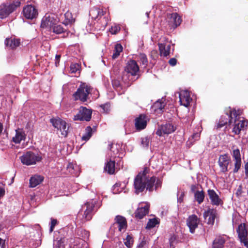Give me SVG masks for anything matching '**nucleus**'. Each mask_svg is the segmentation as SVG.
I'll use <instances>...</instances> for the list:
<instances>
[{"label": "nucleus", "instance_id": "nucleus-1", "mask_svg": "<svg viewBox=\"0 0 248 248\" xmlns=\"http://www.w3.org/2000/svg\"><path fill=\"white\" fill-rule=\"evenodd\" d=\"M149 172L150 169L145 167L135 178L134 186L137 194L143 192L145 188L152 192L154 186L155 190L161 187L162 181L154 176H150Z\"/></svg>", "mask_w": 248, "mask_h": 248}, {"label": "nucleus", "instance_id": "nucleus-2", "mask_svg": "<svg viewBox=\"0 0 248 248\" xmlns=\"http://www.w3.org/2000/svg\"><path fill=\"white\" fill-rule=\"evenodd\" d=\"M96 201L92 200L91 201L86 202L81 206V208L77 215V218L80 219L82 222L91 219Z\"/></svg>", "mask_w": 248, "mask_h": 248}, {"label": "nucleus", "instance_id": "nucleus-3", "mask_svg": "<svg viewBox=\"0 0 248 248\" xmlns=\"http://www.w3.org/2000/svg\"><path fill=\"white\" fill-rule=\"evenodd\" d=\"M21 0H13L10 3H3L0 5V16H9L19 7Z\"/></svg>", "mask_w": 248, "mask_h": 248}, {"label": "nucleus", "instance_id": "nucleus-4", "mask_svg": "<svg viewBox=\"0 0 248 248\" xmlns=\"http://www.w3.org/2000/svg\"><path fill=\"white\" fill-rule=\"evenodd\" d=\"M42 159V157L40 155L36 154L31 151H27L20 157L21 163L27 166L36 164Z\"/></svg>", "mask_w": 248, "mask_h": 248}, {"label": "nucleus", "instance_id": "nucleus-5", "mask_svg": "<svg viewBox=\"0 0 248 248\" xmlns=\"http://www.w3.org/2000/svg\"><path fill=\"white\" fill-rule=\"evenodd\" d=\"M91 89V87L86 83L81 84L77 91L73 94L75 100H79L83 102L86 101Z\"/></svg>", "mask_w": 248, "mask_h": 248}, {"label": "nucleus", "instance_id": "nucleus-6", "mask_svg": "<svg viewBox=\"0 0 248 248\" xmlns=\"http://www.w3.org/2000/svg\"><path fill=\"white\" fill-rule=\"evenodd\" d=\"M238 237L241 243L248 248V232L245 223H241L236 229Z\"/></svg>", "mask_w": 248, "mask_h": 248}, {"label": "nucleus", "instance_id": "nucleus-7", "mask_svg": "<svg viewBox=\"0 0 248 248\" xmlns=\"http://www.w3.org/2000/svg\"><path fill=\"white\" fill-rule=\"evenodd\" d=\"M92 111L84 107H80L78 114L74 117V121H89L92 117Z\"/></svg>", "mask_w": 248, "mask_h": 248}, {"label": "nucleus", "instance_id": "nucleus-8", "mask_svg": "<svg viewBox=\"0 0 248 248\" xmlns=\"http://www.w3.org/2000/svg\"><path fill=\"white\" fill-rule=\"evenodd\" d=\"M50 122L55 128L60 131L62 136L64 137L67 136L68 127H67V124L64 121L60 118L51 119Z\"/></svg>", "mask_w": 248, "mask_h": 248}, {"label": "nucleus", "instance_id": "nucleus-9", "mask_svg": "<svg viewBox=\"0 0 248 248\" xmlns=\"http://www.w3.org/2000/svg\"><path fill=\"white\" fill-rule=\"evenodd\" d=\"M127 226L126 218L122 216L118 215L115 218V222L111 227V229L113 228L114 231L117 230L120 232H124Z\"/></svg>", "mask_w": 248, "mask_h": 248}, {"label": "nucleus", "instance_id": "nucleus-10", "mask_svg": "<svg viewBox=\"0 0 248 248\" xmlns=\"http://www.w3.org/2000/svg\"><path fill=\"white\" fill-rule=\"evenodd\" d=\"M232 123V132L235 135L240 134L241 131L246 130L248 126V120H239L235 119Z\"/></svg>", "mask_w": 248, "mask_h": 248}, {"label": "nucleus", "instance_id": "nucleus-11", "mask_svg": "<svg viewBox=\"0 0 248 248\" xmlns=\"http://www.w3.org/2000/svg\"><path fill=\"white\" fill-rule=\"evenodd\" d=\"M176 129V127L170 123H166L165 124L159 125L156 131V134L160 137L165 134L169 135L173 132Z\"/></svg>", "mask_w": 248, "mask_h": 248}, {"label": "nucleus", "instance_id": "nucleus-12", "mask_svg": "<svg viewBox=\"0 0 248 248\" xmlns=\"http://www.w3.org/2000/svg\"><path fill=\"white\" fill-rule=\"evenodd\" d=\"M139 67L134 60L129 62L124 68V71L127 73L128 77L139 75Z\"/></svg>", "mask_w": 248, "mask_h": 248}, {"label": "nucleus", "instance_id": "nucleus-13", "mask_svg": "<svg viewBox=\"0 0 248 248\" xmlns=\"http://www.w3.org/2000/svg\"><path fill=\"white\" fill-rule=\"evenodd\" d=\"M231 162L230 156L227 154L221 155L219 156L218 164L220 171L225 173L228 171V166Z\"/></svg>", "mask_w": 248, "mask_h": 248}, {"label": "nucleus", "instance_id": "nucleus-14", "mask_svg": "<svg viewBox=\"0 0 248 248\" xmlns=\"http://www.w3.org/2000/svg\"><path fill=\"white\" fill-rule=\"evenodd\" d=\"M232 155L234 161V168L233 170V172L237 173L241 168L242 161L241 158L240 152L239 149H234L232 150Z\"/></svg>", "mask_w": 248, "mask_h": 248}, {"label": "nucleus", "instance_id": "nucleus-15", "mask_svg": "<svg viewBox=\"0 0 248 248\" xmlns=\"http://www.w3.org/2000/svg\"><path fill=\"white\" fill-rule=\"evenodd\" d=\"M148 118L145 114H140L135 119V127L137 131L144 129L147 124Z\"/></svg>", "mask_w": 248, "mask_h": 248}, {"label": "nucleus", "instance_id": "nucleus-16", "mask_svg": "<svg viewBox=\"0 0 248 248\" xmlns=\"http://www.w3.org/2000/svg\"><path fill=\"white\" fill-rule=\"evenodd\" d=\"M59 19L54 16H44L41 24L42 28H48L51 31V29L57 24Z\"/></svg>", "mask_w": 248, "mask_h": 248}, {"label": "nucleus", "instance_id": "nucleus-17", "mask_svg": "<svg viewBox=\"0 0 248 248\" xmlns=\"http://www.w3.org/2000/svg\"><path fill=\"white\" fill-rule=\"evenodd\" d=\"M149 205L147 203H140L135 212L137 218L141 219L149 212Z\"/></svg>", "mask_w": 248, "mask_h": 248}, {"label": "nucleus", "instance_id": "nucleus-18", "mask_svg": "<svg viewBox=\"0 0 248 248\" xmlns=\"http://www.w3.org/2000/svg\"><path fill=\"white\" fill-rule=\"evenodd\" d=\"M217 215V211L216 209L210 208H208L203 214V217L205 219H207V223L209 225L214 224Z\"/></svg>", "mask_w": 248, "mask_h": 248}, {"label": "nucleus", "instance_id": "nucleus-19", "mask_svg": "<svg viewBox=\"0 0 248 248\" xmlns=\"http://www.w3.org/2000/svg\"><path fill=\"white\" fill-rule=\"evenodd\" d=\"M207 195L210 200L211 203L213 205L218 206L222 203V201L214 190L208 189L207 190Z\"/></svg>", "mask_w": 248, "mask_h": 248}, {"label": "nucleus", "instance_id": "nucleus-20", "mask_svg": "<svg viewBox=\"0 0 248 248\" xmlns=\"http://www.w3.org/2000/svg\"><path fill=\"white\" fill-rule=\"evenodd\" d=\"M199 222L198 217L195 215H192L188 217L186 220V224L191 233H193L195 230L198 227Z\"/></svg>", "mask_w": 248, "mask_h": 248}, {"label": "nucleus", "instance_id": "nucleus-21", "mask_svg": "<svg viewBox=\"0 0 248 248\" xmlns=\"http://www.w3.org/2000/svg\"><path fill=\"white\" fill-rule=\"evenodd\" d=\"M192 100L189 93L186 91H182L179 93V102L181 105L187 107Z\"/></svg>", "mask_w": 248, "mask_h": 248}, {"label": "nucleus", "instance_id": "nucleus-22", "mask_svg": "<svg viewBox=\"0 0 248 248\" xmlns=\"http://www.w3.org/2000/svg\"><path fill=\"white\" fill-rule=\"evenodd\" d=\"M26 134L22 128H18L16 130V135L13 137L12 141L16 144L20 143L22 140H25Z\"/></svg>", "mask_w": 248, "mask_h": 248}, {"label": "nucleus", "instance_id": "nucleus-23", "mask_svg": "<svg viewBox=\"0 0 248 248\" xmlns=\"http://www.w3.org/2000/svg\"><path fill=\"white\" fill-rule=\"evenodd\" d=\"M5 46L11 49H14L20 45V40L15 38H6L5 40Z\"/></svg>", "mask_w": 248, "mask_h": 248}, {"label": "nucleus", "instance_id": "nucleus-24", "mask_svg": "<svg viewBox=\"0 0 248 248\" xmlns=\"http://www.w3.org/2000/svg\"><path fill=\"white\" fill-rule=\"evenodd\" d=\"M23 16H37L38 11L35 7L32 5H27L23 9Z\"/></svg>", "mask_w": 248, "mask_h": 248}, {"label": "nucleus", "instance_id": "nucleus-25", "mask_svg": "<svg viewBox=\"0 0 248 248\" xmlns=\"http://www.w3.org/2000/svg\"><path fill=\"white\" fill-rule=\"evenodd\" d=\"M230 117L231 115H229L228 113H226L224 115H222L219 119L217 128H220L227 124H229V125L232 124V120L230 119Z\"/></svg>", "mask_w": 248, "mask_h": 248}, {"label": "nucleus", "instance_id": "nucleus-26", "mask_svg": "<svg viewBox=\"0 0 248 248\" xmlns=\"http://www.w3.org/2000/svg\"><path fill=\"white\" fill-rule=\"evenodd\" d=\"M44 180V177L41 175H34L30 179V186L35 187L39 185Z\"/></svg>", "mask_w": 248, "mask_h": 248}, {"label": "nucleus", "instance_id": "nucleus-27", "mask_svg": "<svg viewBox=\"0 0 248 248\" xmlns=\"http://www.w3.org/2000/svg\"><path fill=\"white\" fill-rule=\"evenodd\" d=\"M225 238L222 236L217 237L213 242L212 248H224Z\"/></svg>", "mask_w": 248, "mask_h": 248}, {"label": "nucleus", "instance_id": "nucleus-28", "mask_svg": "<svg viewBox=\"0 0 248 248\" xmlns=\"http://www.w3.org/2000/svg\"><path fill=\"white\" fill-rule=\"evenodd\" d=\"M169 22L171 29H175L179 26L182 21V16H170Z\"/></svg>", "mask_w": 248, "mask_h": 248}, {"label": "nucleus", "instance_id": "nucleus-29", "mask_svg": "<svg viewBox=\"0 0 248 248\" xmlns=\"http://www.w3.org/2000/svg\"><path fill=\"white\" fill-rule=\"evenodd\" d=\"M158 46L160 53L161 55L166 57L170 54V44H159Z\"/></svg>", "mask_w": 248, "mask_h": 248}, {"label": "nucleus", "instance_id": "nucleus-30", "mask_svg": "<svg viewBox=\"0 0 248 248\" xmlns=\"http://www.w3.org/2000/svg\"><path fill=\"white\" fill-rule=\"evenodd\" d=\"M115 161L109 159V160L106 163V165L104 168L105 170L110 174H113L115 171Z\"/></svg>", "mask_w": 248, "mask_h": 248}, {"label": "nucleus", "instance_id": "nucleus-31", "mask_svg": "<svg viewBox=\"0 0 248 248\" xmlns=\"http://www.w3.org/2000/svg\"><path fill=\"white\" fill-rule=\"evenodd\" d=\"M95 130V126H94L93 128L90 126H87L85 129V133L82 137V140L86 141L89 140L92 136L93 132Z\"/></svg>", "mask_w": 248, "mask_h": 248}, {"label": "nucleus", "instance_id": "nucleus-32", "mask_svg": "<svg viewBox=\"0 0 248 248\" xmlns=\"http://www.w3.org/2000/svg\"><path fill=\"white\" fill-rule=\"evenodd\" d=\"M204 197L205 194L203 190H197L194 193L195 200L199 204H201L203 202Z\"/></svg>", "mask_w": 248, "mask_h": 248}, {"label": "nucleus", "instance_id": "nucleus-33", "mask_svg": "<svg viewBox=\"0 0 248 248\" xmlns=\"http://www.w3.org/2000/svg\"><path fill=\"white\" fill-rule=\"evenodd\" d=\"M123 46L120 44H117L114 48V52L112 56L113 59H115L118 57L120 53L123 51Z\"/></svg>", "mask_w": 248, "mask_h": 248}, {"label": "nucleus", "instance_id": "nucleus-34", "mask_svg": "<svg viewBox=\"0 0 248 248\" xmlns=\"http://www.w3.org/2000/svg\"><path fill=\"white\" fill-rule=\"evenodd\" d=\"M165 106V103L162 99L156 101L153 105V108L155 111H162L164 108Z\"/></svg>", "mask_w": 248, "mask_h": 248}, {"label": "nucleus", "instance_id": "nucleus-35", "mask_svg": "<svg viewBox=\"0 0 248 248\" xmlns=\"http://www.w3.org/2000/svg\"><path fill=\"white\" fill-rule=\"evenodd\" d=\"M227 113L229 115H231L230 119L232 120V123H233V122L235 119L236 120H238L237 117H239V115H240V110H236L235 109H233L232 110L230 109Z\"/></svg>", "mask_w": 248, "mask_h": 248}, {"label": "nucleus", "instance_id": "nucleus-36", "mask_svg": "<svg viewBox=\"0 0 248 248\" xmlns=\"http://www.w3.org/2000/svg\"><path fill=\"white\" fill-rule=\"evenodd\" d=\"M159 223L158 220L155 218L149 219L145 228L146 229H151L155 227Z\"/></svg>", "mask_w": 248, "mask_h": 248}, {"label": "nucleus", "instance_id": "nucleus-37", "mask_svg": "<svg viewBox=\"0 0 248 248\" xmlns=\"http://www.w3.org/2000/svg\"><path fill=\"white\" fill-rule=\"evenodd\" d=\"M94 12H96L97 13V16H104L105 15H106L108 14V11L106 10V9H105V10H103V9H98L97 8H93L90 12V13H89V15L90 16L91 15H94ZM108 14H109V13H108Z\"/></svg>", "mask_w": 248, "mask_h": 248}, {"label": "nucleus", "instance_id": "nucleus-38", "mask_svg": "<svg viewBox=\"0 0 248 248\" xmlns=\"http://www.w3.org/2000/svg\"><path fill=\"white\" fill-rule=\"evenodd\" d=\"M108 148L113 154H111V156H115L119 153L120 149V145L118 144V148L117 145H114L113 144L109 145Z\"/></svg>", "mask_w": 248, "mask_h": 248}, {"label": "nucleus", "instance_id": "nucleus-39", "mask_svg": "<svg viewBox=\"0 0 248 248\" xmlns=\"http://www.w3.org/2000/svg\"><path fill=\"white\" fill-rule=\"evenodd\" d=\"M124 245L128 248H130L132 247L133 244V238L130 235H127L126 238L124 239Z\"/></svg>", "mask_w": 248, "mask_h": 248}, {"label": "nucleus", "instance_id": "nucleus-40", "mask_svg": "<svg viewBox=\"0 0 248 248\" xmlns=\"http://www.w3.org/2000/svg\"><path fill=\"white\" fill-rule=\"evenodd\" d=\"M67 169L69 172L72 174L78 175V172L75 171V170L78 169L77 165H74L72 163H69L67 165Z\"/></svg>", "mask_w": 248, "mask_h": 248}, {"label": "nucleus", "instance_id": "nucleus-41", "mask_svg": "<svg viewBox=\"0 0 248 248\" xmlns=\"http://www.w3.org/2000/svg\"><path fill=\"white\" fill-rule=\"evenodd\" d=\"M51 31L56 34H60L64 31V29L60 25H55L52 29Z\"/></svg>", "mask_w": 248, "mask_h": 248}, {"label": "nucleus", "instance_id": "nucleus-42", "mask_svg": "<svg viewBox=\"0 0 248 248\" xmlns=\"http://www.w3.org/2000/svg\"><path fill=\"white\" fill-rule=\"evenodd\" d=\"M64 20L62 21V23L67 26L71 25L75 21V19L73 16H64Z\"/></svg>", "mask_w": 248, "mask_h": 248}, {"label": "nucleus", "instance_id": "nucleus-43", "mask_svg": "<svg viewBox=\"0 0 248 248\" xmlns=\"http://www.w3.org/2000/svg\"><path fill=\"white\" fill-rule=\"evenodd\" d=\"M150 142V138L148 137L141 139V145L143 148H148Z\"/></svg>", "mask_w": 248, "mask_h": 248}, {"label": "nucleus", "instance_id": "nucleus-44", "mask_svg": "<svg viewBox=\"0 0 248 248\" xmlns=\"http://www.w3.org/2000/svg\"><path fill=\"white\" fill-rule=\"evenodd\" d=\"M54 247L55 248H61L64 247V240L63 239L55 240L53 243Z\"/></svg>", "mask_w": 248, "mask_h": 248}, {"label": "nucleus", "instance_id": "nucleus-45", "mask_svg": "<svg viewBox=\"0 0 248 248\" xmlns=\"http://www.w3.org/2000/svg\"><path fill=\"white\" fill-rule=\"evenodd\" d=\"M101 108L104 113H108L110 110V104L109 103H106L100 105Z\"/></svg>", "mask_w": 248, "mask_h": 248}, {"label": "nucleus", "instance_id": "nucleus-46", "mask_svg": "<svg viewBox=\"0 0 248 248\" xmlns=\"http://www.w3.org/2000/svg\"><path fill=\"white\" fill-rule=\"evenodd\" d=\"M170 13L167 14V16H179L180 13H179V9L178 8H172L170 7Z\"/></svg>", "mask_w": 248, "mask_h": 248}, {"label": "nucleus", "instance_id": "nucleus-47", "mask_svg": "<svg viewBox=\"0 0 248 248\" xmlns=\"http://www.w3.org/2000/svg\"><path fill=\"white\" fill-rule=\"evenodd\" d=\"M140 60L142 64L147 65L148 61L147 57L145 54H141L140 55Z\"/></svg>", "mask_w": 248, "mask_h": 248}, {"label": "nucleus", "instance_id": "nucleus-48", "mask_svg": "<svg viewBox=\"0 0 248 248\" xmlns=\"http://www.w3.org/2000/svg\"><path fill=\"white\" fill-rule=\"evenodd\" d=\"M57 223V221L56 219L51 218V224H50V229H49L50 232H53L54 228L55 225H56Z\"/></svg>", "mask_w": 248, "mask_h": 248}, {"label": "nucleus", "instance_id": "nucleus-49", "mask_svg": "<svg viewBox=\"0 0 248 248\" xmlns=\"http://www.w3.org/2000/svg\"><path fill=\"white\" fill-rule=\"evenodd\" d=\"M120 30V27L117 26L112 27L110 31L112 34H116Z\"/></svg>", "mask_w": 248, "mask_h": 248}, {"label": "nucleus", "instance_id": "nucleus-50", "mask_svg": "<svg viewBox=\"0 0 248 248\" xmlns=\"http://www.w3.org/2000/svg\"><path fill=\"white\" fill-rule=\"evenodd\" d=\"M147 244V242L145 238L144 237L143 239L141 241L140 244L137 246V248H143L145 246H146Z\"/></svg>", "mask_w": 248, "mask_h": 248}, {"label": "nucleus", "instance_id": "nucleus-51", "mask_svg": "<svg viewBox=\"0 0 248 248\" xmlns=\"http://www.w3.org/2000/svg\"><path fill=\"white\" fill-rule=\"evenodd\" d=\"M112 84L113 87L115 88H118L121 86L120 82L118 80H113L112 81Z\"/></svg>", "mask_w": 248, "mask_h": 248}, {"label": "nucleus", "instance_id": "nucleus-52", "mask_svg": "<svg viewBox=\"0 0 248 248\" xmlns=\"http://www.w3.org/2000/svg\"><path fill=\"white\" fill-rule=\"evenodd\" d=\"M169 63L170 65L172 66H175L177 63V60L174 58H171L169 60Z\"/></svg>", "mask_w": 248, "mask_h": 248}, {"label": "nucleus", "instance_id": "nucleus-53", "mask_svg": "<svg viewBox=\"0 0 248 248\" xmlns=\"http://www.w3.org/2000/svg\"><path fill=\"white\" fill-rule=\"evenodd\" d=\"M61 58V55H56L55 56V64L56 66H58V65L59 64L60 60Z\"/></svg>", "mask_w": 248, "mask_h": 248}, {"label": "nucleus", "instance_id": "nucleus-54", "mask_svg": "<svg viewBox=\"0 0 248 248\" xmlns=\"http://www.w3.org/2000/svg\"><path fill=\"white\" fill-rule=\"evenodd\" d=\"M120 186V185L118 184H116L114 185L113 186V193L114 194H117V193H118L120 192V191H119L118 189V191L116 190L115 189L117 188V187H119Z\"/></svg>", "mask_w": 248, "mask_h": 248}, {"label": "nucleus", "instance_id": "nucleus-55", "mask_svg": "<svg viewBox=\"0 0 248 248\" xmlns=\"http://www.w3.org/2000/svg\"><path fill=\"white\" fill-rule=\"evenodd\" d=\"M245 173L246 177H248V162L245 164Z\"/></svg>", "mask_w": 248, "mask_h": 248}, {"label": "nucleus", "instance_id": "nucleus-56", "mask_svg": "<svg viewBox=\"0 0 248 248\" xmlns=\"http://www.w3.org/2000/svg\"><path fill=\"white\" fill-rule=\"evenodd\" d=\"M70 68L72 73H76L78 70V68L76 64L71 65Z\"/></svg>", "mask_w": 248, "mask_h": 248}, {"label": "nucleus", "instance_id": "nucleus-57", "mask_svg": "<svg viewBox=\"0 0 248 248\" xmlns=\"http://www.w3.org/2000/svg\"><path fill=\"white\" fill-rule=\"evenodd\" d=\"M5 240L0 238V248H5Z\"/></svg>", "mask_w": 248, "mask_h": 248}, {"label": "nucleus", "instance_id": "nucleus-58", "mask_svg": "<svg viewBox=\"0 0 248 248\" xmlns=\"http://www.w3.org/2000/svg\"><path fill=\"white\" fill-rule=\"evenodd\" d=\"M5 193V190L3 188L0 187V198L2 197Z\"/></svg>", "mask_w": 248, "mask_h": 248}, {"label": "nucleus", "instance_id": "nucleus-59", "mask_svg": "<svg viewBox=\"0 0 248 248\" xmlns=\"http://www.w3.org/2000/svg\"><path fill=\"white\" fill-rule=\"evenodd\" d=\"M197 188V186L195 185H192L191 186V191L192 192H195L196 189Z\"/></svg>", "mask_w": 248, "mask_h": 248}, {"label": "nucleus", "instance_id": "nucleus-60", "mask_svg": "<svg viewBox=\"0 0 248 248\" xmlns=\"http://www.w3.org/2000/svg\"><path fill=\"white\" fill-rule=\"evenodd\" d=\"M184 193H181L180 196L178 198V202H181L183 200Z\"/></svg>", "mask_w": 248, "mask_h": 248}, {"label": "nucleus", "instance_id": "nucleus-61", "mask_svg": "<svg viewBox=\"0 0 248 248\" xmlns=\"http://www.w3.org/2000/svg\"><path fill=\"white\" fill-rule=\"evenodd\" d=\"M26 17V18L27 19H31V20H32L33 19H34V18H35L36 16H25Z\"/></svg>", "mask_w": 248, "mask_h": 248}, {"label": "nucleus", "instance_id": "nucleus-62", "mask_svg": "<svg viewBox=\"0 0 248 248\" xmlns=\"http://www.w3.org/2000/svg\"><path fill=\"white\" fill-rule=\"evenodd\" d=\"M175 239V238L173 237H171L170 239V246H172V242H173V240Z\"/></svg>", "mask_w": 248, "mask_h": 248}, {"label": "nucleus", "instance_id": "nucleus-63", "mask_svg": "<svg viewBox=\"0 0 248 248\" xmlns=\"http://www.w3.org/2000/svg\"><path fill=\"white\" fill-rule=\"evenodd\" d=\"M2 130H3V125L1 123H0V134H1Z\"/></svg>", "mask_w": 248, "mask_h": 248}, {"label": "nucleus", "instance_id": "nucleus-64", "mask_svg": "<svg viewBox=\"0 0 248 248\" xmlns=\"http://www.w3.org/2000/svg\"><path fill=\"white\" fill-rule=\"evenodd\" d=\"M193 137V138H199V135L198 133H197V134H195L194 135H193L192 136Z\"/></svg>", "mask_w": 248, "mask_h": 248}]
</instances>
